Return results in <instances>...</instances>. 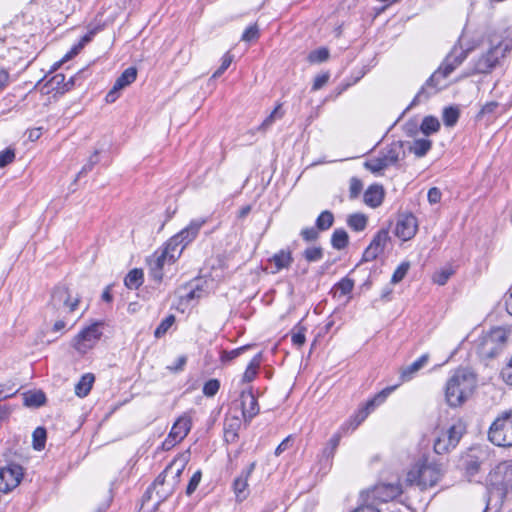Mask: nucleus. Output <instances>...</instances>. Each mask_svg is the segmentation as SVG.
I'll list each match as a JSON object with an SVG mask.
<instances>
[{
    "instance_id": "3",
    "label": "nucleus",
    "mask_w": 512,
    "mask_h": 512,
    "mask_svg": "<svg viewBox=\"0 0 512 512\" xmlns=\"http://www.w3.org/2000/svg\"><path fill=\"white\" fill-rule=\"evenodd\" d=\"M512 49V40L501 39L491 41V47L482 55L474 65L475 73H488L495 68L500 60Z\"/></svg>"
},
{
    "instance_id": "1",
    "label": "nucleus",
    "mask_w": 512,
    "mask_h": 512,
    "mask_svg": "<svg viewBox=\"0 0 512 512\" xmlns=\"http://www.w3.org/2000/svg\"><path fill=\"white\" fill-rule=\"evenodd\" d=\"M476 374L466 368L457 369L448 379L445 387V399L449 406H462L475 392Z\"/></svg>"
},
{
    "instance_id": "55",
    "label": "nucleus",
    "mask_w": 512,
    "mask_h": 512,
    "mask_svg": "<svg viewBox=\"0 0 512 512\" xmlns=\"http://www.w3.org/2000/svg\"><path fill=\"white\" fill-rule=\"evenodd\" d=\"M329 77H330L329 73H323V74L317 75L314 78L312 90L317 91V90L321 89L322 87H324L327 84Z\"/></svg>"
},
{
    "instance_id": "52",
    "label": "nucleus",
    "mask_w": 512,
    "mask_h": 512,
    "mask_svg": "<svg viewBox=\"0 0 512 512\" xmlns=\"http://www.w3.org/2000/svg\"><path fill=\"white\" fill-rule=\"evenodd\" d=\"M363 189V183L358 178H351L349 183L350 198L354 199L358 197Z\"/></svg>"
},
{
    "instance_id": "18",
    "label": "nucleus",
    "mask_w": 512,
    "mask_h": 512,
    "mask_svg": "<svg viewBox=\"0 0 512 512\" xmlns=\"http://www.w3.org/2000/svg\"><path fill=\"white\" fill-rule=\"evenodd\" d=\"M418 231V221L412 214H402L396 222L395 235L403 241L412 239Z\"/></svg>"
},
{
    "instance_id": "19",
    "label": "nucleus",
    "mask_w": 512,
    "mask_h": 512,
    "mask_svg": "<svg viewBox=\"0 0 512 512\" xmlns=\"http://www.w3.org/2000/svg\"><path fill=\"white\" fill-rule=\"evenodd\" d=\"M137 77V70L134 67L127 68L115 81L113 87L106 95V102L113 103L119 96L121 90L131 85Z\"/></svg>"
},
{
    "instance_id": "29",
    "label": "nucleus",
    "mask_w": 512,
    "mask_h": 512,
    "mask_svg": "<svg viewBox=\"0 0 512 512\" xmlns=\"http://www.w3.org/2000/svg\"><path fill=\"white\" fill-rule=\"evenodd\" d=\"M432 147V142L427 138L415 139L409 146V151L417 157L425 156Z\"/></svg>"
},
{
    "instance_id": "14",
    "label": "nucleus",
    "mask_w": 512,
    "mask_h": 512,
    "mask_svg": "<svg viewBox=\"0 0 512 512\" xmlns=\"http://www.w3.org/2000/svg\"><path fill=\"white\" fill-rule=\"evenodd\" d=\"M24 472L18 464H8L0 468V492L8 493L21 482Z\"/></svg>"
},
{
    "instance_id": "42",
    "label": "nucleus",
    "mask_w": 512,
    "mask_h": 512,
    "mask_svg": "<svg viewBox=\"0 0 512 512\" xmlns=\"http://www.w3.org/2000/svg\"><path fill=\"white\" fill-rule=\"evenodd\" d=\"M32 437L34 449L42 450L45 447L46 430L42 427H38L34 430Z\"/></svg>"
},
{
    "instance_id": "44",
    "label": "nucleus",
    "mask_w": 512,
    "mask_h": 512,
    "mask_svg": "<svg viewBox=\"0 0 512 512\" xmlns=\"http://www.w3.org/2000/svg\"><path fill=\"white\" fill-rule=\"evenodd\" d=\"M328 57L329 51L326 48H319L308 55V61L311 63H319L326 61Z\"/></svg>"
},
{
    "instance_id": "6",
    "label": "nucleus",
    "mask_w": 512,
    "mask_h": 512,
    "mask_svg": "<svg viewBox=\"0 0 512 512\" xmlns=\"http://www.w3.org/2000/svg\"><path fill=\"white\" fill-rule=\"evenodd\" d=\"M489 440L497 446H512V411L504 412L491 424Z\"/></svg>"
},
{
    "instance_id": "39",
    "label": "nucleus",
    "mask_w": 512,
    "mask_h": 512,
    "mask_svg": "<svg viewBox=\"0 0 512 512\" xmlns=\"http://www.w3.org/2000/svg\"><path fill=\"white\" fill-rule=\"evenodd\" d=\"M341 430L334 434L328 441L327 445L324 447L323 449V455L326 457V458H330V457H333L334 456V453L340 443V439H341Z\"/></svg>"
},
{
    "instance_id": "41",
    "label": "nucleus",
    "mask_w": 512,
    "mask_h": 512,
    "mask_svg": "<svg viewBox=\"0 0 512 512\" xmlns=\"http://www.w3.org/2000/svg\"><path fill=\"white\" fill-rule=\"evenodd\" d=\"M442 117H443V121L446 126H449V127L454 126L456 124V122L458 121L459 111L457 108H454V107H446L443 110Z\"/></svg>"
},
{
    "instance_id": "45",
    "label": "nucleus",
    "mask_w": 512,
    "mask_h": 512,
    "mask_svg": "<svg viewBox=\"0 0 512 512\" xmlns=\"http://www.w3.org/2000/svg\"><path fill=\"white\" fill-rule=\"evenodd\" d=\"M303 255L308 262H316L322 259L323 251L320 247H309L304 250Z\"/></svg>"
},
{
    "instance_id": "28",
    "label": "nucleus",
    "mask_w": 512,
    "mask_h": 512,
    "mask_svg": "<svg viewBox=\"0 0 512 512\" xmlns=\"http://www.w3.org/2000/svg\"><path fill=\"white\" fill-rule=\"evenodd\" d=\"M94 381L95 377L92 373L84 374L75 385V394L80 398L86 397L89 394Z\"/></svg>"
},
{
    "instance_id": "10",
    "label": "nucleus",
    "mask_w": 512,
    "mask_h": 512,
    "mask_svg": "<svg viewBox=\"0 0 512 512\" xmlns=\"http://www.w3.org/2000/svg\"><path fill=\"white\" fill-rule=\"evenodd\" d=\"M205 223V219L192 220L187 227L182 229L167 242L170 247L173 248L171 258L178 259L180 257L183 249L196 238Z\"/></svg>"
},
{
    "instance_id": "24",
    "label": "nucleus",
    "mask_w": 512,
    "mask_h": 512,
    "mask_svg": "<svg viewBox=\"0 0 512 512\" xmlns=\"http://www.w3.org/2000/svg\"><path fill=\"white\" fill-rule=\"evenodd\" d=\"M428 361L429 355L424 354L410 365L401 368L400 379L402 380V382H408L411 379H413L415 374L427 365Z\"/></svg>"
},
{
    "instance_id": "57",
    "label": "nucleus",
    "mask_w": 512,
    "mask_h": 512,
    "mask_svg": "<svg viewBox=\"0 0 512 512\" xmlns=\"http://www.w3.org/2000/svg\"><path fill=\"white\" fill-rule=\"evenodd\" d=\"M480 462L474 458L470 457L465 460V468L470 474H474L479 470Z\"/></svg>"
},
{
    "instance_id": "63",
    "label": "nucleus",
    "mask_w": 512,
    "mask_h": 512,
    "mask_svg": "<svg viewBox=\"0 0 512 512\" xmlns=\"http://www.w3.org/2000/svg\"><path fill=\"white\" fill-rule=\"evenodd\" d=\"M81 50V45L74 46L65 56L61 59L60 64L72 59Z\"/></svg>"
},
{
    "instance_id": "21",
    "label": "nucleus",
    "mask_w": 512,
    "mask_h": 512,
    "mask_svg": "<svg viewBox=\"0 0 512 512\" xmlns=\"http://www.w3.org/2000/svg\"><path fill=\"white\" fill-rule=\"evenodd\" d=\"M255 464L251 463L249 467L242 471L241 474L233 482V491L236 500L239 502L244 501L249 496L248 480L254 470Z\"/></svg>"
},
{
    "instance_id": "36",
    "label": "nucleus",
    "mask_w": 512,
    "mask_h": 512,
    "mask_svg": "<svg viewBox=\"0 0 512 512\" xmlns=\"http://www.w3.org/2000/svg\"><path fill=\"white\" fill-rule=\"evenodd\" d=\"M348 234L344 229H336L331 237V244L335 249L341 250L348 244Z\"/></svg>"
},
{
    "instance_id": "2",
    "label": "nucleus",
    "mask_w": 512,
    "mask_h": 512,
    "mask_svg": "<svg viewBox=\"0 0 512 512\" xmlns=\"http://www.w3.org/2000/svg\"><path fill=\"white\" fill-rule=\"evenodd\" d=\"M443 475L441 465L427 460L416 463L407 473L406 482L426 489L435 486Z\"/></svg>"
},
{
    "instance_id": "22",
    "label": "nucleus",
    "mask_w": 512,
    "mask_h": 512,
    "mask_svg": "<svg viewBox=\"0 0 512 512\" xmlns=\"http://www.w3.org/2000/svg\"><path fill=\"white\" fill-rule=\"evenodd\" d=\"M242 415L246 422H250L259 413V406L256 397L251 391L241 394Z\"/></svg>"
},
{
    "instance_id": "50",
    "label": "nucleus",
    "mask_w": 512,
    "mask_h": 512,
    "mask_svg": "<svg viewBox=\"0 0 512 512\" xmlns=\"http://www.w3.org/2000/svg\"><path fill=\"white\" fill-rule=\"evenodd\" d=\"M15 159V150L13 148H7L0 151V168L7 166L12 163Z\"/></svg>"
},
{
    "instance_id": "37",
    "label": "nucleus",
    "mask_w": 512,
    "mask_h": 512,
    "mask_svg": "<svg viewBox=\"0 0 512 512\" xmlns=\"http://www.w3.org/2000/svg\"><path fill=\"white\" fill-rule=\"evenodd\" d=\"M334 222L332 212L325 210L316 219V227L320 231L328 230Z\"/></svg>"
},
{
    "instance_id": "33",
    "label": "nucleus",
    "mask_w": 512,
    "mask_h": 512,
    "mask_svg": "<svg viewBox=\"0 0 512 512\" xmlns=\"http://www.w3.org/2000/svg\"><path fill=\"white\" fill-rule=\"evenodd\" d=\"M364 166L367 170L371 171L374 174L381 173L384 169L389 167V164L385 161L382 155L371 158L364 163Z\"/></svg>"
},
{
    "instance_id": "62",
    "label": "nucleus",
    "mask_w": 512,
    "mask_h": 512,
    "mask_svg": "<svg viewBox=\"0 0 512 512\" xmlns=\"http://www.w3.org/2000/svg\"><path fill=\"white\" fill-rule=\"evenodd\" d=\"M66 317H67V315L65 314V315H64V317H63V319H59V320H57V321L54 323V325H53V327H52V330H53L54 332H61V331H63V330L66 328L67 323H68V322L65 320V319H66Z\"/></svg>"
},
{
    "instance_id": "53",
    "label": "nucleus",
    "mask_w": 512,
    "mask_h": 512,
    "mask_svg": "<svg viewBox=\"0 0 512 512\" xmlns=\"http://www.w3.org/2000/svg\"><path fill=\"white\" fill-rule=\"evenodd\" d=\"M233 61V55L227 52L223 58L221 66L214 72L213 78L219 77L230 66Z\"/></svg>"
},
{
    "instance_id": "9",
    "label": "nucleus",
    "mask_w": 512,
    "mask_h": 512,
    "mask_svg": "<svg viewBox=\"0 0 512 512\" xmlns=\"http://www.w3.org/2000/svg\"><path fill=\"white\" fill-rule=\"evenodd\" d=\"M81 301L80 295L65 286H58L54 289L51 297V305L60 313L72 314Z\"/></svg>"
},
{
    "instance_id": "15",
    "label": "nucleus",
    "mask_w": 512,
    "mask_h": 512,
    "mask_svg": "<svg viewBox=\"0 0 512 512\" xmlns=\"http://www.w3.org/2000/svg\"><path fill=\"white\" fill-rule=\"evenodd\" d=\"M490 482L505 493L512 489V460L499 463L490 473Z\"/></svg>"
},
{
    "instance_id": "16",
    "label": "nucleus",
    "mask_w": 512,
    "mask_h": 512,
    "mask_svg": "<svg viewBox=\"0 0 512 512\" xmlns=\"http://www.w3.org/2000/svg\"><path fill=\"white\" fill-rule=\"evenodd\" d=\"M172 253L173 248L167 243L160 253L156 252L148 259L149 271L154 280L161 281L163 278L162 269L164 265L172 264L177 260L171 258Z\"/></svg>"
},
{
    "instance_id": "12",
    "label": "nucleus",
    "mask_w": 512,
    "mask_h": 512,
    "mask_svg": "<svg viewBox=\"0 0 512 512\" xmlns=\"http://www.w3.org/2000/svg\"><path fill=\"white\" fill-rule=\"evenodd\" d=\"M506 340L507 332L505 329L501 327L492 329L481 340V354L490 358L496 356L504 347Z\"/></svg>"
},
{
    "instance_id": "27",
    "label": "nucleus",
    "mask_w": 512,
    "mask_h": 512,
    "mask_svg": "<svg viewBox=\"0 0 512 512\" xmlns=\"http://www.w3.org/2000/svg\"><path fill=\"white\" fill-rule=\"evenodd\" d=\"M384 199V190L380 185H371L364 193L366 205L376 208L381 205Z\"/></svg>"
},
{
    "instance_id": "20",
    "label": "nucleus",
    "mask_w": 512,
    "mask_h": 512,
    "mask_svg": "<svg viewBox=\"0 0 512 512\" xmlns=\"http://www.w3.org/2000/svg\"><path fill=\"white\" fill-rule=\"evenodd\" d=\"M390 241V235L388 230L381 229L377 232L370 245L365 249L363 253L364 261H373L380 254H382Z\"/></svg>"
},
{
    "instance_id": "40",
    "label": "nucleus",
    "mask_w": 512,
    "mask_h": 512,
    "mask_svg": "<svg viewBox=\"0 0 512 512\" xmlns=\"http://www.w3.org/2000/svg\"><path fill=\"white\" fill-rule=\"evenodd\" d=\"M347 223L355 231H362L367 225V218L363 214H353L349 216Z\"/></svg>"
},
{
    "instance_id": "48",
    "label": "nucleus",
    "mask_w": 512,
    "mask_h": 512,
    "mask_svg": "<svg viewBox=\"0 0 512 512\" xmlns=\"http://www.w3.org/2000/svg\"><path fill=\"white\" fill-rule=\"evenodd\" d=\"M239 426L240 421L238 418L227 419L225 423L226 438L228 439L229 437H231L233 439L234 437H236V430L239 428Z\"/></svg>"
},
{
    "instance_id": "35",
    "label": "nucleus",
    "mask_w": 512,
    "mask_h": 512,
    "mask_svg": "<svg viewBox=\"0 0 512 512\" xmlns=\"http://www.w3.org/2000/svg\"><path fill=\"white\" fill-rule=\"evenodd\" d=\"M261 362V354L256 355L249 365L247 366L244 374H243V381L244 382H251L257 375L259 366Z\"/></svg>"
},
{
    "instance_id": "8",
    "label": "nucleus",
    "mask_w": 512,
    "mask_h": 512,
    "mask_svg": "<svg viewBox=\"0 0 512 512\" xmlns=\"http://www.w3.org/2000/svg\"><path fill=\"white\" fill-rule=\"evenodd\" d=\"M190 458L189 451H186L176 457L159 475L155 481V486H168V492H171L174 487L178 484L179 478L183 470L185 469Z\"/></svg>"
},
{
    "instance_id": "43",
    "label": "nucleus",
    "mask_w": 512,
    "mask_h": 512,
    "mask_svg": "<svg viewBox=\"0 0 512 512\" xmlns=\"http://www.w3.org/2000/svg\"><path fill=\"white\" fill-rule=\"evenodd\" d=\"M305 331H306V329L302 326H296L292 330L291 340L295 346L301 347L305 343V341H306Z\"/></svg>"
},
{
    "instance_id": "11",
    "label": "nucleus",
    "mask_w": 512,
    "mask_h": 512,
    "mask_svg": "<svg viewBox=\"0 0 512 512\" xmlns=\"http://www.w3.org/2000/svg\"><path fill=\"white\" fill-rule=\"evenodd\" d=\"M102 324L93 323L82 329L71 342L72 347L77 353L84 355L95 347L102 336Z\"/></svg>"
},
{
    "instance_id": "13",
    "label": "nucleus",
    "mask_w": 512,
    "mask_h": 512,
    "mask_svg": "<svg viewBox=\"0 0 512 512\" xmlns=\"http://www.w3.org/2000/svg\"><path fill=\"white\" fill-rule=\"evenodd\" d=\"M192 427V419L188 414L181 415L173 424L169 435L162 443L164 450L172 449L176 444L180 443L190 432Z\"/></svg>"
},
{
    "instance_id": "7",
    "label": "nucleus",
    "mask_w": 512,
    "mask_h": 512,
    "mask_svg": "<svg viewBox=\"0 0 512 512\" xmlns=\"http://www.w3.org/2000/svg\"><path fill=\"white\" fill-rule=\"evenodd\" d=\"M466 431V424L462 419L456 420L447 430L441 431L434 442L437 454H444L455 448Z\"/></svg>"
},
{
    "instance_id": "58",
    "label": "nucleus",
    "mask_w": 512,
    "mask_h": 512,
    "mask_svg": "<svg viewBox=\"0 0 512 512\" xmlns=\"http://www.w3.org/2000/svg\"><path fill=\"white\" fill-rule=\"evenodd\" d=\"M441 196H442L441 191L436 187L430 188L428 191V195H427L428 201L431 204H436V203L440 202Z\"/></svg>"
},
{
    "instance_id": "30",
    "label": "nucleus",
    "mask_w": 512,
    "mask_h": 512,
    "mask_svg": "<svg viewBox=\"0 0 512 512\" xmlns=\"http://www.w3.org/2000/svg\"><path fill=\"white\" fill-rule=\"evenodd\" d=\"M144 274L141 269L131 270L125 277L124 283L128 289H138L143 284Z\"/></svg>"
},
{
    "instance_id": "32",
    "label": "nucleus",
    "mask_w": 512,
    "mask_h": 512,
    "mask_svg": "<svg viewBox=\"0 0 512 512\" xmlns=\"http://www.w3.org/2000/svg\"><path fill=\"white\" fill-rule=\"evenodd\" d=\"M440 129V122L433 116H426L420 125V130L425 136H429L438 132Z\"/></svg>"
},
{
    "instance_id": "38",
    "label": "nucleus",
    "mask_w": 512,
    "mask_h": 512,
    "mask_svg": "<svg viewBox=\"0 0 512 512\" xmlns=\"http://www.w3.org/2000/svg\"><path fill=\"white\" fill-rule=\"evenodd\" d=\"M283 115L284 113L281 111V104H278L270 115L264 119L258 130L266 131L277 119H281Z\"/></svg>"
},
{
    "instance_id": "56",
    "label": "nucleus",
    "mask_w": 512,
    "mask_h": 512,
    "mask_svg": "<svg viewBox=\"0 0 512 512\" xmlns=\"http://www.w3.org/2000/svg\"><path fill=\"white\" fill-rule=\"evenodd\" d=\"M301 236L307 242L316 240L318 238L317 227L316 228L310 227V228L302 229Z\"/></svg>"
},
{
    "instance_id": "51",
    "label": "nucleus",
    "mask_w": 512,
    "mask_h": 512,
    "mask_svg": "<svg viewBox=\"0 0 512 512\" xmlns=\"http://www.w3.org/2000/svg\"><path fill=\"white\" fill-rule=\"evenodd\" d=\"M220 388V383L217 379H211L204 384L203 393L205 396H214Z\"/></svg>"
},
{
    "instance_id": "4",
    "label": "nucleus",
    "mask_w": 512,
    "mask_h": 512,
    "mask_svg": "<svg viewBox=\"0 0 512 512\" xmlns=\"http://www.w3.org/2000/svg\"><path fill=\"white\" fill-rule=\"evenodd\" d=\"M403 490L399 483H379L373 488L368 489L361 494L365 508H374L379 503H385L394 500L402 494Z\"/></svg>"
},
{
    "instance_id": "31",
    "label": "nucleus",
    "mask_w": 512,
    "mask_h": 512,
    "mask_svg": "<svg viewBox=\"0 0 512 512\" xmlns=\"http://www.w3.org/2000/svg\"><path fill=\"white\" fill-rule=\"evenodd\" d=\"M23 400L28 407H39L45 403L46 397L42 391H28L23 394Z\"/></svg>"
},
{
    "instance_id": "47",
    "label": "nucleus",
    "mask_w": 512,
    "mask_h": 512,
    "mask_svg": "<svg viewBox=\"0 0 512 512\" xmlns=\"http://www.w3.org/2000/svg\"><path fill=\"white\" fill-rule=\"evenodd\" d=\"M410 268V264L408 262H403L400 264L397 269L394 271L391 282L396 284L403 280V278L406 276L408 270Z\"/></svg>"
},
{
    "instance_id": "34",
    "label": "nucleus",
    "mask_w": 512,
    "mask_h": 512,
    "mask_svg": "<svg viewBox=\"0 0 512 512\" xmlns=\"http://www.w3.org/2000/svg\"><path fill=\"white\" fill-rule=\"evenodd\" d=\"M354 287L353 280L349 278H343L341 281H339L333 288L334 296L335 297H343L351 293Z\"/></svg>"
},
{
    "instance_id": "23",
    "label": "nucleus",
    "mask_w": 512,
    "mask_h": 512,
    "mask_svg": "<svg viewBox=\"0 0 512 512\" xmlns=\"http://www.w3.org/2000/svg\"><path fill=\"white\" fill-rule=\"evenodd\" d=\"M269 263L273 266L272 273H278L282 269H288L293 263L292 252L289 249H282L275 253Z\"/></svg>"
},
{
    "instance_id": "25",
    "label": "nucleus",
    "mask_w": 512,
    "mask_h": 512,
    "mask_svg": "<svg viewBox=\"0 0 512 512\" xmlns=\"http://www.w3.org/2000/svg\"><path fill=\"white\" fill-rule=\"evenodd\" d=\"M65 76L63 74L54 75L47 83L41 87V92L46 94L50 90H56L58 93L63 94L68 91L72 86V80L69 83H64Z\"/></svg>"
},
{
    "instance_id": "59",
    "label": "nucleus",
    "mask_w": 512,
    "mask_h": 512,
    "mask_svg": "<svg viewBox=\"0 0 512 512\" xmlns=\"http://www.w3.org/2000/svg\"><path fill=\"white\" fill-rule=\"evenodd\" d=\"M98 162V151H95L94 154L89 158L88 163L85 164L82 170L79 172V175L90 171L93 166Z\"/></svg>"
},
{
    "instance_id": "26",
    "label": "nucleus",
    "mask_w": 512,
    "mask_h": 512,
    "mask_svg": "<svg viewBox=\"0 0 512 512\" xmlns=\"http://www.w3.org/2000/svg\"><path fill=\"white\" fill-rule=\"evenodd\" d=\"M385 161L392 166L396 164L400 159L405 156L403 143L401 141H395L391 143L382 153Z\"/></svg>"
},
{
    "instance_id": "5",
    "label": "nucleus",
    "mask_w": 512,
    "mask_h": 512,
    "mask_svg": "<svg viewBox=\"0 0 512 512\" xmlns=\"http://www.w3.org/2000/svg\"><path fill=\"white\" fill-rule=\"evenodd\" d=\"M467 53L461 49H453L441 66L436 70L427 81L428 87H434L436 90L446 87L447 83H442L466 58Z\"/></svg>"
},
{
    "instance_id": "17",
    "label": "nucleus",
    "mask_w": 512,
    "mask_h": 512,
    "mask_svg": "<svg viewBox=\"0 0 512 512\" xmlns=\"http://www.w3.org/2000/svg\"><path fill=\"white\" fill-rule=\"evenodd\" d=\"M386 397V392L383 391L373 399L369 400L363 408L358 410L348 421H346L340 428L341 432L344 434L349 430H355L370 414V412L375 408L377 402L381 403L384 401Z\"/></svg>"
},
{
    "instance_id": "64",
    "label": "nucleus",
    "mask_w": 512,
    "mask_h": 512,
    "mask_svg": "<svg viewBox=\"0 0 512 512\" xmlns=\"http://www.w3.org/2000/svg\"><path fill=\"white\" fill-rule=\"evenodd\" d=\"M505 305L508 313L512 315V288L509 290V294L506 297Z\"/></svg>"
},
{
    "instance_id": "49",
    "label": "nucleus",
    "mask_w": 512,
    "mask_h": 512,
    "mask_svg": "<svg viewBox=\"0 0 512 512\" xmlns=\"http://www.w3.org/2000/svg\"><path fill=\"white\" fill-rule=\"evenodd\" d=\"M174 321L175 318L173 315H170L163 319L155 330V336L157 338L163 336L168 331V329L173 325Z\"/></svg>"
},
{
    "instance_id": "61",
    "label": "nucleus",
    "mask_w": 512,
    "mask_h": 512,
    "mask_svg": "<svg viewBox=\"0 0 512 512\" xmlns=\"http://www.w3.org/2000/svg\"><path fill=\"white\" fill-rule=\"evenodd\" d=\"M450 275V272L442 271L434 276V281L439 285H444L449 279Z\"/></svg>"
},
{
    "instance_id": "46",
    "label": "nucleus",
    "mask_w": 512,
    "mask_h": 512,
    "mask_svg": "<svg viewBox=\"0 0 512 512\" xmlns=\"http://www.w3.org/2000/svg\"><path fill=\"white\" fill-rule=\"evenodd\" d=\"M259 38V28L257 24L250 25L242 34L241 40L244 42L256 41Z\"/></svg>"
},
{
    "instance_id": "54",
    "label": "nucleus",
    "mask_w": 512,
    "mask_h": 512,
    "mask_svg": "<svg viewBox=\"0 0 512 512\" xmlns=\"http://www.w3.org/2000/svg\"><path fill=\"white\" fill-rule=\"evenodd\" d=\"M201 477H202L201 471H196L192 475V477L189 481V484L187 486V489H186L187 495H191L196 490V488L198 487V485L201 481Z\"/></svg>"
},
{
    "instance_id": "60",
    "label": "nucleus",
    "mask_w": 512,
    "mask_h": 512,
    "mask_svg": "<svg viewBox=\"0 0 512 512\" xmlns=\"http://www.w3.org/2000/svg\"><path fill=\"white\" fill-rule=\"evenodd\" d=\"M245 349H247V346H242L240 348L234 349L229 352H225L222 356L223 360H232L236 357H238Z\"/></svg>"
}]
</instances>
